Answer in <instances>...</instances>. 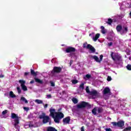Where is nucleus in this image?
I'll list each match as a JSON object with an SVG mask.
<instances>
[{"label": "nucleus", "mask_w": 131, "mask_h": 131, "mask_svg": "<svg viewBox=\"0 0 131 131\" xmlns=\"http://www.w3.org/2000/svg\"><path fill=\"white\" fill-rule=\"evenodd\" d=\"M10 98H16V95L14 94V93L12 91H11L9 94Z\"/></svg>", "instance_id": "nucleus-24"}, {"label": "nucleus", "mask_w": 131, "mask_h": 131, "mask_svg": "<svg viewBox=\"0 0 131 131\" xmlns=\"http://www.w3.org/2000/svg\"><path fill=\"white\" fill-rule=\"evenodd\" d=\"M83 49H88L89 50H90L92 53H95L96 52V49L94 47H93L92 45L90 44L88 45V42H85L83 44Z\"/></svg>", "instance_id": "nucleus-3"}, {"label": "nucleus", "mask_w": 131, "mask_h": 131, "mask_svg": "<svg viewBox=\"0 0 131 131\" xmlns=\"http://www.w3.org/2000/svg\"><path fill=\"white\" fill-rule=\"evenodd\" d=\"M79 89H82V90H84V83H82L81 84H80Z\"/></svg>", "instance_id": "nucleus-32"}, {"label": "nucleus", "mask_w": 131, "mask_h": 131, "mask_svg": "<svg viewBox=\"0 0 131 131\" xmlns=\"http://www.w3.org/2000/svg\"><path fill=\"white\" fill-rule=\"evenodd\" d=\"M93 99H95V98H93Z\"/></svg>", "instance_id": "nucleus-57"}, {"label": "nucleus", "mask_w": 131, "mask_h": 131, "mask_svg": "<svg viewBox=\"0 0 131 131\" xmlns=\"http://www.w3.org/2000/svg\"><path fill=\"white\" fill-rule=\"evenodd\" d=\"M112 124H113V125L114 126H118V122H112Z\"/></svg>", "instance_id": "nucleus-38"}, {"label": "nucleus", "mask_w": 131, "mask_h": 131, "mask_svg": "<svg viewBox=\"0 0 131 131\" xmlns=\"http://www.w3.org/2000/svg\"><path fill=\"white\" fill-rule=\"evenodd\" d=\"M92 58L98 63H101V60H100L99 57H98V56H97L96 55L93 56Z\"/></svg>", "instance_id": "nucleus-16"}, {"label": "nucleus", "mask_w": 131, "mask_h": 131, "mask_svg": "<svg viewBox=\"0 0 131 131\" xmlns=\"http://www.w3.org/2000/svg\"><path fill=\"white\" fill-rule=\"evenodd\" d=\"M113 23V20H112V19H111V18L108 19L107 24H108V25H111V24H112Z\"/></svg>", "instance_id": "nucleus-26"}, {"label": "nucleus", "mask_w": 131, "mask_h": 131, "mask_svg": "<svg viewBox=\"0 0 131 131\" xmlns=\"http://www.w3.org/2000/svg\"><path fill=\"white\" fill-rule=\"evenodd\" d=\"M112 45H113V43L112 42H111L108 43V46H109V47H111V46H112Z\"/></svg>", "instance_id": "nucleus-47"}, {"label": "nucleus", "mask_w": 131, "mask_h": 131, "mask_svg": "<svg viewBox=\"0 0 131 131\" xmlns=\"http://www.w3.org/2000/svg\"><path fill=\"white\" fill-rule=\"evenodd\" d=\"M35 102L37 103V104H42V101L39 99H36Z\"/></svg>", "instance_id": "nucleus-28"}, {"label": "nucleus", "mask_w": 131, "mask_h": 131, "mask_svg": "<svg viewBox=\"0 0 131 131\" xmlns=\"http://www.w3.org/2000/svg\"><path fill=\"white\" fill-rule=\"evenodd\" d=\"M17 91L18 94H21V93H22V90H21V89H20V88H19V87L17 88Z\"/></svg>", "instance_id": "nucleus-37"}, {"label": "nucleus", "mask_w": 131, "mask_h": 131, "mask_svg": "<svg viewBox=\"0 0 131 131\" xmlns=\"http://www.w3.org/2000/svg\"><path fill=\"white\" fill-rule=\"evenodd\" d=\"M99 37H100V34L97 33L96 34L95 36L94 37H93V39L94 41H97V40H98V38H99Z\"/></svg>", "instance_id": "nucleus-19"}, {"label": "nucleus", "mask_w": 131, "mask_h": 131, "mask_svg": "<svg viewBox=\"0 0 131 131\" xmlns=\"http://www.w3.org/2000/svg\"><path fill=\"white\" fill-rule=\"evenodd\" d=\"M103 55H101L100 56V59H99V61H100V62H101V61H102V60H103Z\"/></svg>", "instance_id": "nucleus-44"}, {"label": "nucleus", "mask_w": 131, "mask_h": 131, "mask_svg": "<svg viewBox=\"0 0 131 131\" xmlns=\"http://www.w3.org/2000/svg\"><path fill=\"white\" fill-rule=\"evenodd\" d=\"M72 100L74 104H77L78 103V100L76 98H73Z\"/></svg>", "instance_id": "nucleus-25"}, {"label": "nucleus", "mask_w": 131, "mask_h": 131, "mask_svg": "<svg viewBox=\"0 0 131 131\" xmlns=\"http://www.w3.org/2000/svg\"><path fill=\"white\" fill-rule=\"evenodd\" d=\"M49 111L50 112V116H52L55 123H60V120L62 118H64V114L62 112H56L55 108H50Z\"/></svg>", "instance_id": "nucleus-1"}, {"label": "nucleus", "mask_w": 131, "mask_h": 131, "mask_svg": "<svg viewBox=\"0 0 131 131\" xmlns=\"http://www.w3.org/2000/svg\"><path fill=\"white\" fill-rule=\"evenodd\" d=\"M21 90H23V91H24V92H26L28 90L27 89V86H26V85H24L23 86H21Z\"/></svg>", "instance_id": "nucleus-23"}, {"label": "nucleus", "mask_w": 131, "mask_h": 131, "mask_svg": "<svg viewBox=\"0 0 131 131\" xmlns=\"http://www.w3.org/2000/svg\"><path fill=\"white\" fill-rule=\"evenodd\" d=\"M124 30H123V33H126L128 31V29L127 27H124Z\"/></svg>", "instance_id": "nucleus-29"}, {"label": "nucleus", "mask_w": 131, "mask_h": 131, "mask_svg": "<svg viewBox=\"0 0 131 131\" xmlns=\"http://www.w3.org/2000/svg\"><path fill=\"white\" fill-rule=\"evenodd\" d=\"M18 82H19V83H20V86L25 85V83H26V81L24 80H19Z\"/></svg>", "instance_id": "nucleus-20"}, {"label": "nucleus", "mask_w": 131, "mask_h": 131, "mask_svg": "<svg viewBox=\"0 0 131 131\" xmlns=\"http://www.w3.org/2000/svg\"><path fill=\"white\" fill-rule=\"evenodd\" d=\"M76 51L75 48L69 47L66 49V53H74Z\"/></svg>", "instance_id": "nucleus-7"}, {"label": "nucleus", "mask_w": 131, "mask_h": 131, "mask_svg": "<svg viewBox=\"0 0 131 131\" xmlns=\"http://www.w3.org/2000/svg\"><path fill=\"white\" fill-rule=\"evenodd\" d=\"M126 67L127 70H129V71H131V64H127Z\"/></svg>", "instance_id": "nucleus-34"}, {"label": "nucleus", "mask_w": 131, "mask_h": 131, "mask_svg": "<svg viewBox=\"0 0 131 131\" xmlns=\"http://www.w3.org/2000/svg\"><path fill=\"white\" fill-rule=\"evenodd\" d=\"M101 33H102V34H105V33H106L107 31L106 30V29H105V27H104V26H101Z\"/></svg>", "instance_id": "nucleus-17"}, {"label": "nucleus", "mask_w": 131, "mask_h": 131, "mask_svg": "<svg viewBox=\"0 0 131 131\" xmlns=\"http://www.w3.org/2000/svg\"><path fill=\"white\" fill-rule=\"evenodd\" d=\"M113 55H114V52H112L111 54L112 59L115 62V64L119 65V64H120L119 61H121V56L118 54H115L114 56H113Z\"/></svg>", "instance_id": "nucleus-2"}, {"label": "nucleus", "mask_w": 131, "mask_h": 131, "mask_svg": "<svg viewBox=\"0 0 131 131\" xmlns=\"http://www.w3.org/2000/svg\"><path fill=\"white\" fill-rule=\"evenodd\" d=\"M51 120V118L48 116H45V118L43 119L42 122L44 124L48 123Z\"/></svg>", "instance_id": "nucleus-9"}, {"label": "nucleus", "mask_w": 131, "mask_h": 131, "mask_svg": "<svg viewBox=\"0 0 131 131\" xmlns=\"http://www.w3.org/2000/svg\"><path fill=\"white\" fill-rule=\"evenodd\" d=\"M7 113H8V110H5L2 112L3 115H5V114H7Z\"/></svg>", "instance_id": "nucleus-39"}, {"label": "nucleus", "mask_w": 131, "mask_h": 131, "mask_svg": "<svg viewBox=\"0 0 131 131\" xmlns=\"http://www.w3.org/2000/svg\"><path fill=\"white\" fill-rule=\"evenodd\" d=\"M92 113L94 114V115H97V108H94L93 110H92Z\"/></svg>", "instance_id": "nucleus-30"}, {"label": "nucleus", "mask_w": 131, "mask_h": 131, "mask_svg": "<svg viewBox=\"0 0 131 131\" xmlns=\"http://www.w3.org/2000/svg\"><path fill=\"white\" fill-rule=\"evenodd\" d=\"M107 81H111V80H112V78H111V77L110 76H108L107 78Z\"/></svg>", "instance_id": "nucleus-40"}, {"label": "nucleus", "mask_w": 131, "mask_h": 131, "mask_svg": "<svg viewBox=\"0 0 131 131\" xmlns=\"http://www.w3.org/2000/svg\"><path fill=\"white\" fill-rule=\"evenodd\" d=\"M47 97L48 99H51V98H52V95H51V94L47 95Z\"/></svg>", "instance_id": "nucleus-43"}, {"label": "nucleus", "mask_w": 131, "mask_h": 131, "mask_svg": "<svg viewBox=\"0 0 131 131\" xmlns=\"http://www.w3.org/2000/svg\"><path fill=\"white\" fill-rule=\"evenodd\" d=\"M17 124H19V117H17Z\"/></svg>", "instance_id": "nucleus-49"}, {"label": "nucleus", "mask_w": 131, "mask_h": 131, "mask_svg": "<svg viewBox=\"0 0 131 131\" xmlns=\"http://www.w3.org/2000/svg\"><path fill=\"white\" fill-rule=\"evenodd\" d=\"M124 125V121H120L118 122V126L119 127H122Z\"/></svg>", "instance_id": "nucleus-15"}, {"label": "nucleus", "mask_w": 131, "mask_h": 131, "mask_svg": "<svg viewBox=\"0 0 131 131\" xmlns=\"http://www.w3.org/2000/svg\"><path fill=\"white\" fill-rule=\"evenodd\" d=\"M110 89L108 87H106L103 90V95H107V94H110Z\"/></svg>", "instance_id": "nucleus-11"}, {"label": "nucleus", "mask_w": 131, "mask_h": 131, "mask_svg": "<svg viewBox=\"0 0 131 131\" xmlns=\"http://www.w3.org/2000/svg\"><path fill=\"white\" fill-rule=\"evenodd\" d=\"M30 83H31V84H32V83H34V80H32L30 82Z\"/></svg>", "instance_id": "nucleus-48"}, {"label": "nucleus", "mask_w": 131, "mask_h": 131, "mask_svg": "<svg viewBox=\"0 0 131 131\" xmlns=\"http://www.w3.org/2000/svg\"><path fill=\"white\" fill-rule=\"evenodd\" d=\"M90 35V36H91V35H92V34H90V35Z\"/></svg>", "instance_id": "nucleus-56"}, {"label": "nucleus", "mask_w": 131, "mask_h": 131, "mask_svg": "<svg viewBox=\"0 0 131 131\" xmlns=\"http://www.w3.org/2000/svg\"><path fill=\"white\" fill-rule=\"evenodd\" d=\"M116 29L117 32H120V31L122 30V26L118 25V26H117Z\"/></svg>", "instance_id": "nucleus-14"}, {"label": "nucleus", "mask_w": 131, "mask_h": 131, "mask_svg": "<svg viewBox=\"0 0 131 131\" xmlns=\"http://www.w3.org/2000/svg\"><path fill=\"white\" fill-rule=\"evenodd\" d=\"M72 82L73 84H76V83H78V81L77 80L74 79L72 80Z\"/></svg>", "instance_id": "nucleus-35"}, {"label": "nucleus", "mask_w": 131, "mask_h": 131, "mask_svg": "<svg viewBox=\"0 0 131 131\" xmlns=\"http://www.w3.org/2000/svg\"><path fill=\"white\" fill-rule=\"evenodd\" d=\"M91 77H92V76L90 74H86L85 75V77H84V79H85V78H88V79H90V78H91Z\"/></svg>", "instance_id": "nucleus-31"}, {"label": "nucleus", "mask_w": 131, "mask_h": 131, "mask_svg": "<svg viewBox=\"0 0 131 131\" xmlns=\"http://www.w3.org/2000/svg\"><path fill=\"white\" fill-rule=\"evenodd\" d=\"M81 131H84V127L82 126V127L81 128Z\"/></svg>", "instance_id": "nucleus-50"}, {"label": "nucleus", "mask_w": 131, "mask_h": 131, "mask_svg": "<svg viewBox=\"0 0 131 131\" xmlns=\"http://www.w3.org/2000/svg\"><path fill=\"white\" fill-rule=\"evenodd\" d=\"M47 131H58V130L54 127L49 126L47 127Z\"/></svg>", "instance_id": "nucleus-13"}, {"label": "nucleus", "mask_w": 131, "mask_h": 131, "mask_svg": "<svg viewBox=\"0 0 131 131\" xmlns=\"http://www.w3.org/2000/svg\"><path fill=\"white\" fill-rule=\"evenodd\" d=\"M97 112L98 114L102 113V112H103V108L98 107L97 109Z\"/></svg>", "instance_id": "nucleus-27"}, {"label": "nucleus", "mask_w": 131, "mask_h": 131, "mask_svg": "<svg viewBox=\"0 0 131 131\" xmlns=\"http://www.w3.org/2000/svg\"><path fill=\"white\" fill-rule=\"evenodd\" d=\"M105 131H112V130L110 128H107L105 129Z\"/></svg>", "instance_id": "nucleus-45"}, {"label": "nucleus", "mask_w": 131, "mask_h": 131, "mask_svg": "<svg viewBox=\"0 0 131 131\" xmlns=\"http://www.w3.org/2000/svg\"><path fill=\"white\" fill-rule=\"evenodd\" d=\"M48 122H49L50 125H51V124H52V122H51V119H50V120H49V121Z\"/></svg>", "instance_id": "nucleus-53"}, {"label": "nucleus", "mask_w": 131, "mask_h": 131, "mask_svg": "<svg viewBox=\"0 0 131 131\" xmlns=\"http://www.w3.org/2000/svg\"><path fill=\"white\" fill-rule=\"evenodd\" d=\"M51 86H55V83L53 81H50Z\"/></svg>", "instance_id": "nucleus-41"}, {"label": "nucleus", "mask_w": 131, "mask_h": 131, "mask_svg": "<svg viewBox=\"0 0 131 131\" xmlns=\"http://www.w3.org/2000/svg\"><path fill=\"white\" fill-rule=\"evenodd\" d=\"M20 100H21V101H23V102H25V103L26 104H28V101L27 100H26V98H25V97H21L20 98Z\"/></svg>", "instance_id": "nucleus-21"}, {"label": "nucleus", "mask_w": 131, "mask_h": 131, "mask_svg": "<svg viewBox=\"0 0 131 131\" xmlns=\"http://www.w3.org/2000/svg\"><path fill=\"white\" fill-rule=\"evenodd\" d=\"M71 119H70V117H67L66 118H64L62 120V122L63 124H69V122H70V120Z\"/></svg>", "instance_id": "nucleus-8"}, {"label": "nucleus", "mask_w": 131, "mask_h": 131, "mask_svg": "<svg viewBox=\"0 0 131 131\" xmlns=\"http://www.w3.org/2000/svg\"><path fill=\"white\" fill-rule=\"evenodd\" d=\"M62 71V68L60 67H54L51 71V74L54 76L55 73H60Z\"/></svg>", "instance_id": "nucleus-4"}, {"label": "nucleus", "mask_w": 131, "mask_h": 131, "mask_svg": "<svg viewBox=\"0 0 131 131\" xmlns=\"http://www.w3.org/2000/svg\"><path fill=\"white\" fill-rule=\"evenodd\" d=\"M129 130H131V126L126 127L125 129H124V131H129Z\"/></svg>", "instance_id": "nucleus-36"}, {"label": "nucleus", "mask_w": 131, "mask_h": 131, "mask_svg": "<svg viewBox=\"0 0 131 131\" xmlns=\"http://www.w3.org/2000/svg\"><path fill=\"white\" fill-rule=\"evenodd\" d=\"M62 131H64V130H62Z\"/></svg>", "instance_id": "nucleus-58"}, {"label": "nucleus", "mask_w": 131, "mask_h": 131, "mask_svg": "<svg viewBox=\"0 0 131 131\" xmlns=\"http://www.w3.org/2000/svg\"><path fill=\"white\" fill-rule=\"evenodd\" d=\"M123 131H124V130H123Z\"/></svg>", "instance_id": "nucleus-59"}, {"label": "nucleus", "mask_w": 131, "mask_h": 131, "mask_svg": "<svg viewBox=\"0 0 131 131\" xmlns=\"http://www.w3.org/2000/svg\"><path fill=\"white\" fill-rule=\"evenodd\" d=\"M31 74L33 76H35V77H36V76H37V72H35L34 70L31 69Z\"/></svg>", "instance_id": "nucleus-18"}, {"label": "nucleus", "mask_w": 131, "mask_h": 131, "mask_svg": "<svg viewBox=\"0 0 131 131\" xmlns=\"http://www.w3.org/2000/svg\"><path fill=\"white\" fill-rule=\"evenodd\" d=\"M61 110H62V108H60L58 110V111H61Z\"/></svg>", "instance_id": "nucleus-54"}, {"label": "nucleus", "mask_w": 131, "mask_h": 131, "mask_svg": "<svg viewBox=\"0 0 131 131\" xmlns=\"http://www.w3.org/2000/svg\"><path fill=\"white\" fill-rule=\"evenodd\" d=\"M24 109L25 110V111H27V112L29 111V107H24Z\"/></svg>", "instance_id": "nucleus-42"}, {"label": "nucleus", "mask_w": 131, "mask_h": 131, "mask_svg": "<svg viewBox=\"0 0 131 131\" xmlns=\"http://www.w3.org/2000/svg\"><path fill=\"white\" fill-rule=\"evenodd\" d=\"M44 108L46 109V108H48V104H46L45 105H44Z\"/></svg>", "instance_id": "nucleus-52"}, {"label": "nucleus", "mask_w": 131, "mask_h": 131, "mask_svg": "<svg viewBox=\"0 0 131 131\" xmlns=\"http://www.w3.org/2000/svg\"><path fill=\"white\" fill-rule=\"evenodd\" d=\"M4 75H3V74H1V75H0V78H3V77H4Z\"/></svg>", "instance_id": "nucleus-51"}, {"label": "nucleus", "mask_w": 131, "mask_h": 131, "mask_svg": "<svg viewBox=\"0 0 131 131\" xmlns=\"http://www.w3.org/2000/svg\"><path fill=\"white\" fill-rule=\"evenodd\" d=\"M85 91H86V93H87V94H89L90 95L91 91H90V88H89V86L86 87Z\"/></svg>", "instance_id": "nucleus-33"}, {"label": "nucleus", "mask_w": 131, "mask_h": 131, "mask_svg": "<svg viewBox=\"0 0 131 131\" xmlns=\"http://www.w3.org/2000/svg\"><path fill=\"white\" fill-rule=\"evenodd\" d=\"M52 90L50 89L49 92H51Z\"/></svg>", "instance_id": "nucleus-55"}, {"label": "nucleus", "mask_w": 131, "mask_h": 131, "mask_svg": "<svg viewBox=\"0 0 131 131\" xmlns=\"http://www.w3.org/2000/svg\"><path fill=\"white\" fill-rule=\"evenodd\" d=\"M88 106H89V103L85 101H82L80 103L77 105V108L78 109H82L85 108V107H88Z\"/></svg>", "instance_id": "nucleus-5"}, {"label": "nucleus", "mask_w": 131, "mask_h": 131, "mask_svg": "<svg viewBox=\"0 0 131 131\" xmlns=\"http://www.w3.org/2000/svg\"><path fill=\"white\" fill-rule=\"evenodd\" d=\"M89 95L90 96H97V95H98V92H97V91L96 90H93L90 92V93H89Z\"/></svg>", "instance_id": "nucleus-12"}, {"label": "nucleus", "mask_w": 131, "mask_h": 131, "mask_svg": "<svg viewBox=\"0 0 131 131\" xmlns=\"http://www.w3.org/2000/svg\"><path fill=\"white\" fill-rule=\"evenodd\" d=\"M34 79L35 82H37V83H39V84H42V83H43V81H42V80H40V79L37 78L36 77L34 78Z\"/></svg>", "instance_id": "nucleus-10"}, {"label": "nucleus", "mask_w": 131, "mask_h": 131, "mask_svg": "<svg viewBox=\"0 0 131 131\" xmlns=\"http://www.w3.org/2000/svg\"><path fill=\"white\" fill-rule=\"evenodd\" d=\"M11 118L12 119H14V123L13 122L12 124L15 128H17V115L15 113L11 114Z\"/></svg>", "instance_id": "nucleus-6"}, {"label": "nucleus", "mask_w": 131, "mask_h": 131, "mask_svg": "<svg viewBox=\"0 0 131 131\" xmlns=\"http://www.w3.org/2000/svg\"><path fill=\"white\" fill-rule=\"evenodd\" d=\"M30 73V72H25V76H27L28 74H29Z\"/></svg>", "instance_id": "nucleus-46"}, {"label": "nucleus", "mask_w": 131, "mask_h": 131, "mask_svg": "<svg viewBox=\"0 0 131 131\" xmlns=\"http://www.w3.org/2000/svg\"><path fill=\"white\" fill-rule=\"evenodd\" d=\"M46 117V114L45 113H42V115L39 116V119H43Z\"/></svg>", "instance_id": "nucleus-22"}]
</instances>
